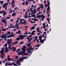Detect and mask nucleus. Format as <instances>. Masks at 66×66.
I'll list each match as a JSON object with an SVG mask.
<instances>
[{"label":"nucleus","instance_id":"f257e3e1","mask_svg":"<svg viewBox=\"0 0 66 66\" xmlns=\"http://www.w3.org/2000/svg\"><path fill=\"white\" fill-rule=\"evenodd\" d=\"M27 46H24V47L22 48V50H23V52L24 53H26V49Z\"/></svg>","mask_w":66,"mask_h":66},{"label":"nucleus","instance_id":"f03ea898","mask_svg":"<svg viewBox=\"0 0 66 66\" xmlns=\"http://www.w3.org/2000/svg\"><path fill=\"white\" fill-rule=\"evenodd\" d=\"M27 56L28 57H25V56H24L23 57H22L21 58V61L22 60H23L24 59H28V58L29 56H30V55H28V56Z\"/></svg>","mask_w":66,"mask_h":66},{"label":"nucleus","instance_id":"7ed1b4c3","mask_svg":"<svg viewBox=\"0 0 66 66\" xmlns=\"http://www.w3.org/2000/svg\"><path fill=\"white\" fill-rule=\"evenodd\" d=\"M25 35L22 36V35H20L19 36V37H20V39L22 40L23 39H24V38L25 37Z\"/></svg>","mask_w":66,"mask_h":66},{"label":"nucleus","instance_id":"20e7f679","mask_svg":"<svg viewBox=\"0 0 66 66\" xmlns=\"http://www.w3.org/2000/svg\"><path fill=\"white\" fill-rule=\"evenodd\" d=\"M24 53L23 52H19L18 53V55H22L23 54H24Z\"/></svg>","mask_w":66,"mask_h":66},{"label":"nucleus","instance_id":"39448f33","mask_svg":"<svg viewBox=\"0 0 66 66\" xmlns=\"http://www.w3.org/2000/svg\"><path fill=\"white\" fill-rule=\"evenodd\" d=\"M5 34H4L3 35H2L0 37H2V39H3V38L4 39V38L5 37Z\"/></svg>","mask_w":66,"mask_h":66},{"label":"nucleus","instance_id":"423d86ee","mask_svg":"<svg viewBox=\"0 0 66 66\" xmlns=\"http://www.w3.org/2000/svg\"><path fill=\"white\" fill-rule=\"evenodd\" d=\"M2 19L3 20L2 21V22H3L4 23H6V21H5V20H4V19L2 18Z\"/></svg>","mask_w":66,"mask_h":66},{"label":"nucleus","instance_id":"0eeeda50","mask_svg":"<svg viewBox=\"0 0 66 66\" xmlns=\"http://www.w3.org/2000/svg\"><path fill=\"white\" fill-rule=\"evenodd\" d=\"M15 3V1L14 0H13L12 1V6Z\"/></svg>","mask_w":66,"mask_h":66},{"label":"nucleus","instance_id":"6e6552de","mask_svg":"<svg viewBox=\"0 0 66 66\" xmlns=\"http://www.w3.org/2000/svg\"><path fill=\"white\" fill-rule=\"evenodd\" d=\"M19 37H19V36L18 37L15 39L17 41H18V40H19L20 39V38H19Z\"/></svg>","mask_w":66,"mask_h":66},{"label":"nucleus","instance_id":"1a4fd4ad","mask_svg":"<svg viewBox=\"0 0 66 66\" xmlns=\"http://www.w3.org/2000/svg\"><path fill=\"white\" fill-rule=\"evenodd\" d=\"M36 31L35 30H34L31 33V35H33L34 34V33H35V32Z\"/></svg>","mask_w":66,"mask_h":66},{"label":"nucleus","instance_id":"9d476101","mask_svg":"<svg viewBox=\"0 0 66 66\" xmlns=\"http://www.w3.org/2000/svg\"><path fill=\"white\" fill-rule=\"evenodd\" d=\"M38 14H36V15H38V18H40V16H41V15H39V13L38 12Z\"/></svg>","mask_w":66,"mask_h":66},{"label":"nucleus","instance_id":"9b49d317","mask_svg":"<svg viewBox=\"0 0 66 66\" xmlns=\"http://www.w3.org/2000/svg\"><path fill=\"white\" fill-rule=\"evenodd\" d=\"M12 39H11L10 40H9L8 41H7V44H10V43L11 42V41H12Z\"/></svg>","mask_w":66,"mask_h":66},{"label":"nucleus","instance_id":"f8f14e48","mask_svg":"<svg viewBox=\"0 0 66 66\" xmlns=\"http://www.w3.org/2000/svg\"><path fill=\"white\" fill-rule=\"evenodd\" d=\"M15 24L16 25H14V26H15L16 27H18V26H19V24H18V23H16Z\"/></svg>","mask_w":66,"mask_h":66},{"label":"nucleus","instance_id":"ddd939ff","mask_svg":"<svg viewBox=\"0 0 66 66\" xmlns=\"http://www.w3.org/2000/svg\"><path fill=\"white\" fill-rule=\"evenodd\" d=\"M16 13H12V16H15V15H16Z\"/></svg>","mask_w":66,"mask_h":66},{"label":"nucleus","instance_id":"4468645a","mask_svg":"<svg viewBox=\"0 0 66 66\" xmlns=\"http://www.w3.org/2000/svg\"><path fill=\"white\" fill-rule=\"evenodd\" d=\"M6 14H7V13L5 11V12L4 11V13L3 14V15L5 16V15H6Z\"/></svg>","mask_w":66,"mask_h":66},{"label":"nucleus","instance_id":"2eb2a0df","mask_svg":"<svg viewBox=\"0 0 66 66\" xmlns=\"http://www.w3.org/2000/svg\"><path fill=\"white\" fill-rule=\"evenodd\" d=\"M4 52L3 51L1 50L0 51V53H1V54H2V53Z\"/></svg>","mask_w":66,"mask_h":66},{"label":"nucleus","instance_id":"dca6fc26","mask_svg":"<svg viewBox=\"0 0 66 66\" xmlns=\"http://www.w3.org/2000/svg\"><path fill=\"white\" fill-rule=\"evenodd\" d=\"M5 4H4L3 5V7H4H4H6V5H5Z\"/></svg>","mask_w":66,"mask_h":66},{"label":"nucleus","instance_id":"f3484780","mask_svg":"<svg viewBox=\"0 0 66 66\" xmlns=\"http://www.w3.org/2000/svg\"><path fill=\"white\" fill-rule=\"evenodd\" d=\"M11 34V32H10V31H8L7 32V35H10Z\"/></svg>","mask_w":66,"mask_h":66},{"label":"nucleus","instance_id":"a211bd4d","mask_svg":"<svg viewBox=\"0 0 66 66\" xmlns=\"http://www.w3.org/2000/svg\"><path fill=\"white\" fill-rule=\"evenodd\" d=\"M4 12V10L2 11H0V13H2V14H3Z\"/></svg>","mask_w":66,"mask_h":66},{"label":"nucleus","instance_id":"6ab92c4d","mask_svg":"<svg viewBox=\"0 0 66 66\" xmlns=\"http://www.w3.org/2000/svg\"><path fill=\"white\" fill-rule=\"evenodd\" d=\"M28 4H29V2H28L27 1H26V5H27Z\"/></svg>","mask_w":66,"mask_h":66},{"label":"nucleus","instance_id":"aec40b11","mask_svg":"<svg viewBox=\"0 0 66 66\" xmlns=\"http://www.w3.org/2000/svg\"><path fill=\"white\" fill-rule=\"evenodd\" d=\"M34 21H38V19H35V18H34Z\"/></svg>","mask_w":66,"mask_h":66},{"label":"nucleus","instance_id":"412c9836","mask_svg":"<svg viewBox=\"0 0 66 66\" xmlns=\"http://www.w3.org/2000/svg\"><path fill=\"white\" fill-rule=\"evenodd\" d=\"M8 65L9 66H11L12 65V63H10L8 64Z\"/></svg>","mask_w":66,"mask_h":66},{"label":"nucleus","instance_id":"4be33fe9","mask_svg":"<svg viewBox=\"0 0 66 66\" xmlns=\"http://www.w3.org/2000/svg\"><path fill=\"white\" fill-rule=\"evenodd\" d=\"M4 56H5V55H3L1 56V58H2V59H3V58L4 57Z\"/></svg>","mask_w":66,"mask_h":66},{"label":"nucleus","instance_id":"5701e85b","mask_svg":"<svg viewBox=\"0 0 66 66\" xmlns=\"http://www.w3.org/2000/svg\"><path fill=\"white\" fill-rule=\"evenodd\" d=\"M40 4L41 6H42V9H44V6H43V4Z\"/></svg>","mask_w":66,"mask_h":66},{"label":"nucleus","instance_id":"b1692460","mask_svg":"<svg viewBox=\"0 0 66 66\" xmlns=\"http://www.w3.org/2000/svg\"><path fill=\"white\" fill-rule=\"evenodd\" d=\"M23 55H28V53H24V54H23Z\"/></svg>","mask_w":66,"mask_h":66},{"label":"nucleus","instance_id":"393cba45","mask_svg":"<svg viewBox=\"0 0 66 66\" xmlns=\"http://www.w3.org/2000/svg\"><path fill=\"white\" fill-rule=\"evenodd\" d=\"M34 26H33L31 27V30H34Z\"/></svg>","mask_w":66,"mask_h":66},{"label":"nucleus","instance_id":"a878e982","mask_svg":"<svg viewBox=\"0 0 66 66\" xmlns=\"http://www.w3.org/2000/svg\"><path fill=\"white\" fill-rule=\"evenodd\" d=\"M20 32H21V31H20V30H19L18 31V32H17V33H18V34H20ZM19 32H20V33H19Z\"/></svg>","mask_w":66,"mask_h":66},{"label":"nucleus","instance_id":"bb28decb","mask_svg":"<svg viewBox=\"0 0 66 66\" xmlns=\"http://www.w3.org/2000/svg\"><path fill=\"white\" fill-rule=\"evenodd\" d=\"M11 36V35H9V36H7V38H9V37H10Z\"/></svg>","mask_w":66,"mask_h":66},{"label":"nucleus","instance_id":"cd10ccee","mask_svg":"<svg viewBox=\"0 0 66 66\" xmlns=\"http://www.w3.org/2000/svg\"><path fill=\"white\" fill-rule=\"evenodd\" d=\"M49 14H50V13L49 12H47V16H48V18H49Z\"/></svg>","mask_w":66,"mask_h":66},{"label":"nucleus","instance_id":"c85d7f7f","mask_svg":"<svg viewBox=\"0 0 66 66\" xmlns=\"http://www.w3.org/2000/svg\"><path fill=\"white\" fill-rule=\"evenodd\" d=\"M9 49L7 48L6 50V53H7V52H9Z\"/></svg>","mask_w":66,"mask_h":66},{"label":"nucleus","instance_id":"c756f323","mask_svg":"<svg viewBox=\"0 0 66 66\" xmlns=\"http://www.w3.org/2000/svg\"><path fill=\"white\" fill-rule=\"evenodd\" d=\"M28 17V16H27V15H24V18H27Z\"/></svg>","mask_w":66,"mask_h":66},{"label":"nucleus","instance_id":"7c9ffc66","mask_svg":"<svg viewBox=\"0 0 66 66\" xmlns=\"http://www.w3.org/2000/svg\"><path fill=\"white\" fill-rule=\"evenodd\" d=\"M27 46L28 47H29V46H31V44H27Z\"/></svg>","mask_w":66,"mask_h":66},{"label":"nucleus","instance_id":"2f4dec72","mask_svg":"<svg viewBox=\"0 0 66 66\" xmlns=\"http://www.w3.org/2000/svg\"><path fill=\"white\" fill-rule=\"evenodd\" d=\"M7 60L8 61H10V58H7Z\"/></svg>","mask_w":66,"mask_h":66},{"label":"nucleus","instance_id":"473e14b6","mask_svg":"<svg viewBox=\"0 0 66 66\" xmlns=\"http://www.w3.org/2000/svg\"><path fill=\"white\" fill-rule=\"evenodd\" d=\"M5 48V47H4L3 48H2V51H4V48Z\"/></svg>","mask_w":66,"mask_h":66},{"label":"nucleus","instance_id":"72a5a7b5","mask_svg":"<svg viewBox=\"0 0 66 66\" xmlns=\"http://www.w3.org/2000/svg\"><path fill=\"white\" fill-rule=\"evenodd\" d=\"M40 45H39V44H38V45H36L35 46V47H39Z\"/></svg>","mask_w":66,"mask_h":66},{"label":"nucleus","instance_id":"f704fd0d","mask_svg":"<svg viewBox=\"0 0 66 66\" xmlns=\"http://www.w3.org/2000/svg\"><path fill=\"white\" fill-rule=\"evenodd\" d=\"M6 19H9L10 18V17H6Z\"/></svg>","mask_w":66,"mask_h":66},{"label":"nucleus","instance_id":"c9c22d12","mask_svg":"<svg viewBox=\"0 0 66 66\" xmlns=\"http://www.w3.org/2000/svg\"><path fill=\"white\" fill-rule=\"evenodd\" d=\"M23 42H21V43H20L19 44V45H22V44H23Z\"/></svg>","mask_w":66,"mask_h":66},{"label":"nucleus","instance_id":"e433bc0d","mask_svg":"<svg viewBox=\"0 0 66 66\" xmlns=\"http://www.w3.org/2000/svg\"><path fill=\"white\" fill-rule=\"evenodd\" d=\"M18 57V56H16L15 57V59H17Z\"/></svg>","mask_w":66,"mask_h":66},{"label":"nucleus","instance_id":"4c0bfd02","mask_svg":"<svg viewBox=\"0 0 66 66\" xmlns=\"http://www.w3.org/2000/svg\"><path fill=\"white\" fill-rule=\"evenodd\" d=\"M7 43H6L4 45V46L5 47H6V46H7Z\"/></svg>","mask_w":66,"mask_h":66},{"label":"nucleus","instance_id":"58836bf2","mask_svg":"<svg viewBox=\"0 0 66 66\" xmlns=\"http://www.w3.org/2000/svg\"><path fill=\"white\" fill-rule=\"evenodd\" d=\"M32 51H29L28 52V53H32Z\"/></svg>","mask_w":66,"mask_h":66},{"label":"nucleus","instance_id":"ea45409f","mask_svg":"<svg viewBox=\"0 0 66 66\" xmlns=\"http://www.w3.org/2000/svg\"><path fill=\"white\" fill-rule=\"evenodd\" d=\"M14 35H13V34H11V37H14Z\"/></svg>","mask_w":66,"mask_h":66},{"label":"nucleus","instance_id":"a19ab883","mask_svg":"<svg viewBox=\"0 0 66 66\" xmlns=\"http://www.w3.org/2000/svg\"><path fill=\"white\" fill-rule=\"evenodd\" d=\"M17 50V49L16 48H14V49L12 50V51H15V50Z\"/></svg>","mask_w":66,"mask_h":66},{"label":"nucleus","instance_id":"79ce46f5","mask_svg":"<svg viewBox=\"0 0 66 66\" xmlns=\"http://www.w3.org/2000/svg\"><path fill=\"white\" fill-rule=\"evenodd\" d=\"M24 4H25V2L24 1L22 3V5H24Z\"/></svg>","mask_w":66,"mask_h":66},{"label":"nucleus","instance_id":"37998d69","mask_svg":"<svg viewBox=\"0 0 66 66\" xmlns=\"http://www.w3.org/2000/svg\"><path fill=\"white\" fill-rule=\"evenodd\" d=\"M42 44H44V40H42Z\"/></svg>","mask_w":66,"mask_h":66},{"label":"nucleus","instance_id":"c03bdc74","mask_svg":"<svg viewBox=\"0 0 66 66\" xmlns=\"http://www.w3.org/2000/svg\"><path fill=\"white\" fill-rule=\"evenodd\" d=\"M4 2L3 1H1V5H2V4H3V3Z\"/></svg>","mask_w":66,"mask_h":66},{"label":"nucleus","instance_id":"a18cd8bd","mask_svg":"<svg viewBox=\"0 0 66 66\" xmlns=\"http://www.w3.org/2000/svg\"><path fill=\"white\" fill-rule=\"evenodd\" d=\"M32 35H31H31H29L28 36V37H32Z\"/></svg>","mask_w":66,"mask_h":66},{"label":"nucleus","instance_id":"49530a36","mask_svg":"<svg viewBox=\"0 0 66 66\" xmlns=\"http://www.w3.org/2000/svg\"><path fill=\"white\" fill-rule=\"evenodd\" d=\"M40 10V7H39L37 9V11H38V10Z\"/></svg>","mask_w":66,"mask_h":66},{"label":"nucleus","instance_id":"de8ad7c7","mask_svg":"<svg viewBox=\"0 0 66 66\" xmlns=\"http://www.w3.org/2000/svg\"><path fill=\"white\" fill-rule=\"evenodd\" d=\"M4 4H5V5H6H6H8V3H5Z\"/></svg>","mask_w":66,"mask_h":66},{"label":"nucleus","instance_id":"09e8293b","mask_svg":"<svg viewBox=\"0 0 66 66\" xmlns=\"http://www.w3.org/2000/svg\"><path fill=\"white\" fill-rule=\"evenodd\" d=\"M18 9V7H16L14 8V10H17V9Z\"/></svg>","mask_w":66,"mask_h":66},{"label":"nucleus","instance_id":"8fccbe9b","mask_svg":"<svg viewBox=\"0 0 66 66\" xmlns=\"http://www.w3.org/2000/svg\"><path fill=\"white\" fill-rule=\"evenodd\" d=\"M29 50H32V47H30Z\"/></svg>","mask_w":66,"mask_h":66},{"label":"nucleus","instance_id":"3c124183","mask_svg":"<svg viewBox=\"0 0 66 66\" xmlns=\"http://www.w3.org/2000/svg\"><path fill=\"white\" fill-rule=\"evenodd\" d=\"M12 10H11L9 12L10 14H11V13H12Z\"/></svg>","mask_w":66,"mask_h":66},{"label":"nucleus","instance_id":"603ef678","mask_svg":"<svg viewBox=\"0 0 66 66\" xmlns=\"http://www.w3.org/2000/svg\"><path fill=\"white\" fill-rule=\"evenodd\" d=\"M19 20H17V21H16L15 23H17V22H19Z\"/></svg>","mask_w":66,"mask_h":66},{"label":"nucleus","instance_id":"864d4df0","mask_svg":"<svg viewBox=\"0 0 66 66\" xmlns=\"http://www.w3.org/2000/svg\"><path fill=\"white\" fill-rule=\"evenodd\" d=\"M25 15H28V11L25 12Z\"/></svg>","mask_w":66,"mask_h":66},{"label":"nucleus","instance_id":"5fc2aeb1","mask_svg":"<svg viewBox=\"0 0 66 66\" xmlns=\"http://www.w3.org/2000/svg\"><path fill=\"white\" fill-rule=\"evenodd\" d=\"M31 40H32L31 39H29V40H28V42H30Z\"/></svg>","mask_w":66,"mask_h":66},{"label":"nucleus","instance_id":"6e6d98bb","mask_svg":"<svg viewBox=\"0 0 66 66\" xmlns=\"http://www.w3.org/2000/svg\"><path fill=\"white\" fill-rule=\"evenodd\" d=\"M20 63H21V62H20L18 64V65H20Z\"/></svg>","mask_w":66,"mask_h":66},{"label":"nucleus","instance_id":"4d7b16f0","mask_svg":"<svg viewBox=\"0 0 66 66\" xmlns=\"http://www.w3.org/2000/svg\"><path fill=\"white\" fill-rule=\"evenodd\" d=\"M30 50L29 49H27V52L28 51L29 52L30 51Z\"/></svg>","mask_w":66,"mask_h":66},{"label":"nucleus","instance_id":"13d9d810","mask_svg":"<svg viewBox=\"0 0 66 66\" xmlns=\"http://www.w3.org/2000/svg\"><path fill=\"white\" fill-rule=\"evenodd\" d=\"M7 6H6L5 7V10H7Z\"/></svg>","mask_w":66,"mask_h":66},{"label":"nucleus","instance_id":"bf43d9fd","mask_svg":"<svg viewBox=\"0 0 66 66\" xmlns=\"http://www.w3.org/2000/svg\"><path fill=\"white\" fill-rule=\"evenodd\" d=\"M47 4V7H49V6L50 5L48 3Z\"/></svg>","mask_w":66,"mask_h":66},{"label":"nucleus","instance_id":"052dcab7","mask_svg":"<svg viewBox=\"0 0 66 66\" xmlns=\"http://www.w3.org/2000/svg\"><path fill=\"white\" fill-rule=\"evenodd\" d=\"M19 60H18V61H17L16 62V64H18V63H19Z\"/></svg>","mask_w":66,"mask_h":66},{"label":"nucleus","instance_id":"680f3d73","mask_svg":"<svg viewBox=\"0 0 66 66\" xmlns=\"http://www.w3.org/2000/svg\"><path fill=\"white\" fill-rule=\"evenodd\" d=\"M17 64H14V66H18V65H17Z\"/></svg>","mask_w":66,"mask_h":66},{"label":"nucleus","instance_id":"e2e57ef3","mask_svg":"<svg viewBox=\"0 0 66 66\" xmlns=\"http://www.w3.org/2000/svg\"><path fill=\"white\" fill-rule=\"evenodd\" d=\"M36 7H37V6H34L33 8L34 9H35V8Z\"/></svg>","mask_w":66,"mask_h":66},{"label":"nucleus","instance_id":"0e129e2a","mask_svg":"<svg viewBox=\"0 0 66 66\" xmlns=\"http://www.w3.org/2000/svg\"><path fill=\"white\" fill-rule=\"evenodd\" d=\"M43 35H40V36H42V37H44V34H43Z\"/></svg>","mask_w":66,"mask_h":66},{"label":"nucleus","instance_id":"69168bd1","mask_svg":"<svg viewBox=\"0 0 66 66\" xmlns=\"http://www.w3.org/2000/svg\"><path fill=\"white\" fill-rule=\"evenodd\" d=\"M44 16V14H42L41 16V17H43Z\"/></svg>","mask_w":66,"mask_h":66},{"label":"nucleus","instance_id":"338daca9","mask_svg":"<svg viewBox=\"0 0 66 66\" xmlns=\"http://www.w3.org/2000/svg\"><path fill=\"white\" fill-rule=\"evenodd\" d=\"M7 49H8L7 48V46H6V47H5V49H6V50Z\"/></svg>","mask_w":66,"mask_h":66},{"label":"nucleus","instance_id":"774afa93","mask_svg":"<svg viewBox=\"0 0 66 66\" xmlns=\"http://www.w3.org/2000/svg\"><path fill=\"white\" fill-rule=\"evenodd\" d=\"M1 30L3 31H4V28H2Z\"/></svg>","mask_w":66,"mask_h":66}]
</instances>
